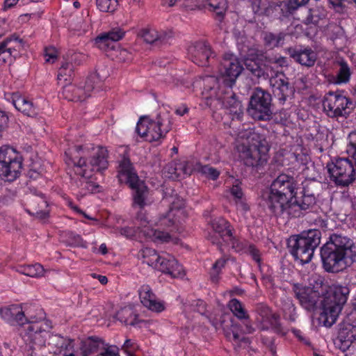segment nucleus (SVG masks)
I'll return each instance as SVG.
<instances>
[{"mask_svg":"<svg viewBox=\"0 0 356 356\" xmlns=\"http://www.w3.org/2000/svg\"><path fill=\"white\" fill-rule=\"evenodd\" d=\"M321 257L325 271L339 273L355 261L356 246L348 236L334 233L321 248Z\"/></svg>","mask_w":356,"mask_h":356,"instance_id":"f257e3e1","label":"nucleus"},{"mask_svg":"<svg viewBox=\"0 0 356 356\" xmlns=\"http://www.w3.org/2000/svg\"><path fill=\"white\" fill-rule=\"evenodd\" d=\"M235 135L238 140H245L238 145V150L245 165L258 167L266 163L269 145L263 134L250 129H241Z\"/></svg>","mask_w":356,"mask_h":356,"instance_id":"f03ea898","label":"nucleus"},{"mask_svg":"<svg viewBox=\"0 0 356 356\" xmlns=\"http://www.w3.org/2000/svg\"><path fill=\"white\" fill-rule=\"evenodd\" d=\"M298 182L287 174H280L271 183L270 191L266 198L268 208L277 216L284 215V211L289 202L296 194Z\"/></svg>","mask_w":356,"mask_h":356,"instance_id":"7ed1b4c3","label":"nucleus"},{"mask_svg":"<svg viewBox=\"0 0 356 356\" xmlns=\"http://www.w3.org/2000/svg\"><path fill=\"white\" fill-rule=\"evenodd\" d=\"M321 233L317 229H309L289 239L288 246L295 259L302 264L309 263L314 250L320 245Z\"/></svg>","mask_w":356,"mask_h":356,"instance_id":"20e7f679","label":"nucleus"},{"mask_svg":"<svg viewBox=\"0 0 356 356\" xmlns=\"http://www.w3.org/2000/svg\"><path fill=\"white\" fill-rule=\"evenodd\" d=\"M320 186V183L315 180L305 181L300 195L294 194L286 206L284 215L288 218H300L306 211L313 209L316 204V195Z\"/></svg>","mask_w":356,"mask_h":356,"instance_id":"39448f33","label":"nucleus"},{"mask_svg":"<svg viewBox=\"0 0 356 356\" xmlns=\"http://www.w3.org/2000/svg\"><path fill=\"white\" fill-rule=\"evenodd\" d=\"M170 129L171 122L165 113H160L155 120L147 116L141 117L136 127L137 134L149 142L163 138Z\"/></svg>","mask_w":356,"mask_h":356,"instance_id":"423d86ee","label":"nucleus"},{"mask_svg":"<svg viewBox=\"0 0 356 356\" xmlns=\"http://www.w3.org/2000/svg\"><path fill=\"white\" fill-rule=\"evenodd\" d=\"M323 111L331 118H346L353 110L352 100L339 91H329L322 100Z\"/></svg>","mask_w":356,"mask_h":356,"instance_id":"0eeeda50","label":"nucleus"},{"mask_svg":"<svg viewBox=\"0 0 356 356\" xmlns=\"http://www.w3.org/2000/svg\"><path fill=\"white\" fill-rule=\"evenodd\" d=\"M82 149V146H75L73 148H70L65 152V163L70 168H72L75 175L81 176L85 180V188L89 192L93 193L98 186L92 181H88L92 177V174L88 169L83 168V167L87 166V163L83 155H76Z\"/></svg>","mask_w":356,"mask_h":356,"instance_id":"6e6552de","label":"nucleus"},{"mask_svg":"<svg viewBox=\"0 0 356 356\" xmlns=\"http://www.w3.org/2000/svg\"><path fill=\"white\" fill-rule=\"evenodd\" d=\"M271 95L261 88H257L250 100L248 112L254 120H267L272 115Z\"/></svg>","mask_w":356,"mask_h":356,"instance_id":"1a4fd4ad","label":"nucleus"},{"mask_svg":"<svg viewBox=\"0 0 356 356\" xmlns=\"http://www.w3.org/2000/svg\"><path fill=\"white\" fill-rule=\"evenodd\" d=\"M169 211L161 215L157 222L160 227H163L170 231H179V225H181L187 218V213L184 209V201L180 197H175L170 201Z\"/></svg>","mask_w":356,"mask_h":356,"instance_id":"9d476101","label":"nucleus"},{"mask_svg":"<svg viewBox=\"0 0 356 356\" xmlns=\"http://www.w3.org/2000/svg\"><path fill=\"white\" fill-rule=\"evenodd\" d=\"M327 167L330 179L337 186H348L355 179L356 171L348 159H339L335 163L327 164Z\"/></svg>","mask_w":356,"mask_h":356,"instance_id":"9b49d317","label":"nucleus"},{"mask_svg":"<svg viewBox=\"0 0 356 356\" xmlns=\"http://www.w3.org/2000/svg\"><path fill=\"white\" fill-rule=\"evenodd\" d=\"M106 77L100 75L98 70H96L94 74L90 75L86 80L84 86H75V85H66L63 86L62 90L63 97L68 101L72 102H82L90 95L91 92L94 90L95 86L92 83L93 81L96 79L100 81L104 80Z\"/></svg>","mask_w":356,"mask_h":356,"instance_id":"f8f14e48","label":"nucleus"},{"mask_svg":"<svg viewBox=\"0 0 356 356\" xmlns=\"http://www.w3.org/2000/svg\"><path fill=\"white\" fill-rule=\"evenodd\" d=\"M243 70L241 62L234 55L225 54L218 70L222 83L225 86L232 88Z\"/></svg>","mask_w":356,"mask_h":356,"instance_id":"ddd939ff","label":"nucleus"},{"mask_svg":"<svg viewBox=\"0 0 356 356\" xmlns=\"http://www.w3.org/2000/svg\"><path fill=\"white\" fill-rule=\"evenodd\" d=\"M51 326L47 321H32L29 325L24 335L25 341L31 344V348L35 349L45 346L47 338L49 336V329Z\"/></svg>","mask_w":356,"mask_h":356,"instance_id":"4468645a","label":"nucleus"},{"mask_svg":"<svg viewBox=\"0 0 356 356\" xmlns=\"http://www.w3.org/2000/svg\"><path fill=\"white\" fill-rule=\"evenodd\" d=\"M217 329L221 328L226 338L236 343L243 342L249 343V339L243 336L245 332V329L242 330L241 325L236 323L229 315L223 314L220 316L219 323L214 324Z\"/></svg>","mask_w":356,"mask_h":356,"instance_id":"2eb2a0df","label":"nucleus"},{"mask_svg":"<svg viewBox=\"0 0 356 356\" xmlns=\"http://www.w3.org/2000/svg\"><path fill=\"white\" fill-rule=\"evenodd\" d=\"M138 36L147 44L160 47L167 44L174 37V33L170 29L159 31L152 27H146L138 31Z\"/></svg>","mask_w":356,"mask_h":356,"instance_id":"dca6fc26","label":"nucleus"},{"mask_svg":"<svg viewBox=\"0 0 356 356\" xmlns=\"http://www.w3.org/2000/svg\"><path fill=\"white\" fill-rule=\"evenodd\" d=\"M293 291L300 305L305 309L312 311L316 307L320 299L318 291L311 287L302 286L298 284H293Z\"/></svg>","mask_w":356,"mask_h":356,"instance_id":"f3484780","label":"nucleus"},{"mask_svg":"<svg viewBox=\"0 0 356 356\" xmlns=\"http://www.w3.org/2000/svg\"><path fill=\"white\" fill-rule=\"evenodd\" d=\"M269 81L275 96L281 104H284L293 93V88L290 86L288 78L283 73L276 74Z\"/></svg>","mask_w":356,"mask_h":356,"instance_id":"a211bd4d","label":"nucleus"},{"mask_svg":"<svg viewBox=\"0 0 356 356\" xmlns=\"http://www.w3.org/2000/svg\"><path fill=\"white\" fill-rule=\"evenodd\" d=\"M191 60L202 67L209 65V59L213 54L211 46L204 42H197L188 47Z\"/></svg>","mask_w":356,"mask_h":356,"instance_id":"6ab92c4d","label":"nucleus"},{"mask_svg":"<svg viewBox=\"0 0 356 356\" xmlns=\"http://www.w3.org/2000/svg\"><path fill=\"white\" fill-rule=\"evenodd\" d=\"M23 46L22 40L16 34H13L0 42V60L6 63L16 57Z\"/></svg>","mask_w":356,"mask_h":356,"instance_id":"aec40b11","label":"nucleus"},{"mask_svg":"<svg viewBox=\"0 0 356 356\" xmlns=\"http://www.w3.org/2000/svg\"><path fill=\"white\" fill-rule=\"evenodd\" d=\"M123 149L124 154L119 161L118 167V177L121 182L124 181L128 184L134 185L139 178L131 163L127 149L124 147Z\"/></svg>","mask_w":356,"mask_h":356,"instance_id":"412c9836","label":"nucleus"},{"mask_svg":"<svg viewBox=\"0 0 356 356\" xmlns=\"http://www.w3.org/2000/svg\"><path fill=\"white\" fill-rule=\"evenodd\" d=\"M350 289L346 285L332 284L330 287L327 296L323 299V302L332 305L342 309L347 302Z\"/></svg>","mask_w":356,"mask_h":356,"instance_id":"4be33fe9","label":"nucleus"},{"mask_svg":"<svg viewBox=\"0 0 356 356\" xmlns=\"http://www.w3.org/2000/svg\"><path fill=\"white\" fill-rule=\"evenodd\" d=\"M154 268L161 272L170 275L172 277H179L184 275V270L178 261L170 255H161Z\"/></svg>","mask_w":356,"mask_h":356,"instance_id":"5701e85b","label":"nucleus"},{"mask_svg":"<svg viewBox=\"0 0 356 356\" xmlns=\"http://www.w3.org/2000/svg\"><path fill=\"white\" fill-rule=\"evenodd\" d=\"M141 303L147 309L155 312H161L165 309V303L159 300L149 285H143L139 290Z\"/></svg>","mask_w":356,"mask_h":356,"instance_id":"b1692460","label":"nucleus"},{"mask_svg":"<svg viewBox=\"0 0 356 356\" xmlns=\"http://www.w3.org/2000/svg\"><path fill=\"white\" fill-rule=\"evenodd\" d=\"M211 227L216 234H218L220 237L229 236L232 241V248L236 251H241L245 245L243 243L239 242L238 240L232 238V234L230 229H229V223L224 218L214 219L211 222Z\"/></svg>","mask_w":356,"mask_h":356,"instance_id":"393cba45","label":"nucleus"},{"mask_svg":"<svg viewBox=\"0 0 356 356\" xmlns=\"http://www.w3.org/2000/svg\"><path fill=\"white\" fill-rule=\"evenodd\" d=\"M228 307L234 316L240 321H244L243 325L245 327V332L248 334L253 333L254 328L250 323V316L242 302L236 298H233L229 300Z\"/></svg>","mask_w":356,"mask_h":356,"instance_id":"a878e982","label":"nucleus"},{"mask_svg":"<svg viewBox=\"0 0 356 356\" xmlns=\"http://www.w3.org/2000/svg\"><path fill=\"white\" fill-rule=\"evenodd\" d=\"M288 52L296 62L309 67L314 66L317 59L316 54L310 48L300 49L289 48Z\"/></svg>","mask_w":356,"mask_h":356,"instance_id":"bb28decb","label":"nucleus"},{"mask_svg":"<svg viewBox=\"0 0 356 356\" xmlns=\"http://www.w3.org/2000/svg\"><path fill=\"white\" fill-rule=\"evenodd\" d=\"M124 35V32L120 28H115L107 33H104L95 38V44L97 47L102 50L113 49V42L120 40Z\"/></svg>","mask_w":356,"mask_h":356,"instance_id":"cd10ccee","label":"nucleus"},{"mask_svg":"<svg viewBox=\"0 0 356 356\" xmlns=\"http://www.w3.org/2000/svg\"><path fill=\"white\" fill-rule=\"evenodd\" d=\"M341 309L325 302H322V312L318 320L320 324L330 327L335 323Z\"/></svg>","mask_w":356,"mask_h":356,"instance_id":"c85d7f7f","label":"nucleus"},{"mask_svg":"<svg viewBox=\"0 0 356 356\" xmlns=\"http://www.w3.org/2000/svg\"><path fill=\"white\" fill-rule=\"evenodd\" d=\"M108 150L104 147H98L90 161V165L83 167L89 172L101 171L108 168Z\"/></svg>","mask_w":356,"mask_h":356,"instance_id":"c756f323","label":"nucleus"},{"mask_svg":"<svg viewBox=\"0 0 356 356\" xmlns=\"http://www.w3.org/2000/svg\"><path fill=\"white\" fill-rule=\"evenodd\" d=\"M47 201L42 197H34L29 200L26 211L36 218L44 220L49 216Z\"/></svg>","mask_w":356,"mask_h":356,"instance_id":"7c9ffc66","label":"nucleus"},{"mask_svg":"<svg viewBox=\"0 0 356 356\" xmlns=\"http://www.w3.org/2000/svg\"><path fill=\"white\" fill-rule=\"evenodd\" d=\"M252 7L259 15L272 16L279 11L278 3L271 0H252Z\"/></svg>","mask_w":356,"mask_h":356,"instance_id":"2f4dec72","label":"nucleus"},{"mask_svg":"<svg viewBox=\"0 0 356 356\" xmlns=\"http://www.w3.org/2000/svg\"><path fill=\"white\" fill-rule=\"evenodd\" d=\"M135 182L136 184L134 185L129 184V187L134 190L133 206L143 209L147 205L148 189L145 183L140 179Z\"/></svg>","mask_w":356,"mask_h":356,"instance_id":"473e14b6","label":"nucleus"},{"mask_svg":"<svg viewBox=\"0 0 356 356\" xmlns=\"http://www.w3.org/2000/svg\"><path fill=\"white\" fill-rule=\"evenodd\" d=\"M3 167V169H0V177L5 181H13L19 177L21 172L22 160L21 157H18Z\"/></svg>","mask_w":356,"mask_h":356,"instance_id":"72a5a7b5","label":"nucleus"},{"mask_svg":"<svg viewBox=\"0 0 356 356\" xmlns=\"http://www.w3.org/2000/svg\"><path fill=\"white\" fill-rule=\"evenodd\" d=\"M12 102L15 108L24 115L31 117H33L36 115L35 109L32 102L22 96L19 93L15 92L12 95Z\"/></svg>","mask_w":356,"mask_h":356,"instance_id":"f704fd0d","label":"nucleus"},{"mask_svg":"<svg viewBox=\"0 0 356 356\" xmlns=\"http://www.w3.org/2000/svg\"><path fill=\"white\" fill-rule=\"evenodd\" d=\"M104 341L97 337H90L83 340L81 344V351L82 356H90L97 353L104 346Z\"/></svg>","mask_w":356,"mask_h":356,"instance_id":"c9c22d12","label":"nucleus"},{"mask_svg":"<svg viewBox=\"0 0 356 356\" xmlns=\"http://www.w3.org/2000/svg\"><path fill=\"white\" fill-rule=\"evenodd\" d=\"M207 8L215 14V18L222 22L228 8L227 0H207Z\"/></svg>","mask_w":356,"mask_h":356,"instance_id":"e433bc0d","label":"nucleus"},{"mask_svg":"<svg viewBox=\"0 0 356 356\" xmlns=\"http://www.w3.org/2000/svg\"><path fill=\"white\" fill-rule=\"evenodd\" d=\"M256 312L262 318L263 321L269 322L270 324L275 327L280 326L279 316L273 313L271 309L266 305L263 303L257 304Z\"/></svg>","mask_w":356,"mask_h":356,"instance_id":"4c0bfd02","label":"nucleus"},{"mask_svg":"<svg viewBox=\"0 0 356 356\" xmlns=\"http://www.w3.org/2000/svg\"><path fill=\"white\" fill-rule=\"evenodd\" d=\"M116 317L125 325L135 326L139 322L138 315L130 307H124L119 310L116 314Z\"/></svg>","mask_w":356,"mask_h":356,"instance_id":"58836bf2","label":"nucleus"},{"mask_svg":"<svg viewBox=\"0 0 356 356\" xmlns=\"http://www.w3.org/2000/svg\"><path fill=\"white\" fill-rule=\"evenodd\" d=\"M169 172L177 177L182 175H190L193 172V167L188 161H182L176 163H170L168 166Z\"/></svg>","mask_w":356,"mask_h":356,"instance_id":"ea45409f","label":"nucleus"},{"mask_svg":"<svg viewBox=\"0 0 356 356\" xmlns=\"http://www.w3.org/2000/svg\"><path fill=\"white\" fill-rule=\"evenodd\" d=\"M17 272L31 277H40L44 276L45 270L40 264H35L19 266L17 269Z\"/></svg>","mask_w":356,"mask_h":356,"instance_id":"a19ab883","label":"nucleus"},{"mask_svg":"<svg viewBox=\"0 0 356 356\" xmlns=\"http://www.w3.org/2000/svg\"><path fill=\"white\" fill-rule=\"evenodd\" d=\"M325 17V10L323 8L314 7L308 10L307 15L304 20V23L307 25L316 24L320 19Z\"/></svg>","mask_w":356,"mask_h":356,"instance_id":"79ce46f5","label":"nucleus"},{"mask_svg":"<svg viewBox=\"0 0 356 356\" xmlns=\"http://www.w3.org/2000/svg\"><path fill=\"white\" fill-rule=\"evenodd\" d=\"M19 157L13 148L1 147L0 148V169H3V165Z\"/></svg>","mask_w":356,"mask_h":356,"instance_id":"37998d69","label":"nucleus"},{"mask_svg":"<svg viewBox=\"0 0 356 356\" xmlns=\"http://www.w3.org/2000/svg\"><path fill=\"white\" fill-rule=\"evenodd\" d=\"M226 105L229 108L230 113L236 116L237 119H239L243 114L241 102L236 98V95L234 93L226 100Z\"/></svg>","mask_w":356,"mask_h":356,"instance_id":"c03bdc74","label":"nucleus"},{"mask_svg":"<svg viewBox=\"0 0 356 356\" xmlns=\"http://www.w3.org/2000/svg\"><path fill=\"white\" fill-rule=\"evenodd\" d=\"M279 10L284 17H288L293 14L299 7L302 5L296 0H288L287 1H279Z\"/></svg>","mask_w":356,"mask_h":356,"instance_id":"a18cd8bd","label":"nucleus"},{"mask_svg":"<svg viewBox=\"0 0 356 356\" xmlns=\"http://www.w3.org/2000/svg\"><path fill=\"white\" fill-rule=\"evenodd\" d=\"M231 195L234 197L237 209L246 211L249 209L248 204L243 202V195L241 188L238 184L233 185L229 190Z\"/></svg>","mask_w":356,"mask_h":356,"instance_id":"49530a36","label":"nucleus"},{"mask_svg":"<svg viewBox=\"0 0 356 356\" xmlns=\"http://www.w3.org/2000/svg\"><path fill=\"white\" fill-rule=\"evenodd\" d=\"M285 36L286 34L284 33H280L278 34L268 33L264 36L265 44L270 48L282 46L284 44Z\"/></svg>","mask_w":356,"mask_h":356,"instance_id":"de8ad7c7","label":"nucleus"},{"mask_svg":"<svg viewBox=\"0 0 356 356\" xmlns=\"http://www.w3.org/2000/svg\"><path fill=\"white\" fill-rule=\"evenodd\" d=\"M227 259L222 257L216 261L209 271L210 280L213 283H217L220 280L222 269L225 267Z\"/></svg>","mask_w":356,"mask_h":356,"instance_id":"09e8293b","label":"nucleus"},{"mask_svg":"<svg viewBox=\"0 0 356 356\" xmlns=\"http://www.w3.org/2000/svg\"><path fill=\"white\" fill-rule=\"evenodd\" d=\"M141 255L144 259L143 262L149 266L155 267L161 255H159L156 251L149 248H145L141 250Z\"/></svg>","mask_w":356,"mask_h":356,"instance_id":"8fccbe9b","label":"nucleus"},{"mask_svg":"<svg viewBox=\"0 0 356 356\" xmlns=\"http://www.w3.org/2000/svg\"><path fill=\"white\" fill-rule=\"evenodd\" d=\"M74 68L73 63H67L65 61L58 70V81H61L63 80L64 81H70L74 75Z\"/></svg>","mask_w":356,"mask_h":356,"instance_id":"3c124183","label":"nucleus"},{"mask_svg":"<svg viewBox=\"0 0 356 356\" xmlns=\"http://www.w3.org/2000/svg\"><path fill=\"white\" fill-rule=\"evenodd\" d=\"M339 69L337 74V83H346L349 81L351 75L350 69L345 61H341L339 63Z\"/></svg>","mask_w":356,"mask_h":356,"instance_id":"603ef678","label":"nucleus"},{"mask_svg":"<svg viewBox=\"0 0 356 356\" xmlns=\"http://www.w3.org/2000/svg\"><path fill=\"white\" fill-rule=\"evenodd\" d=\"M64 242L70 246L73 247H83L85 246L84 241L81 236L72 232H66L63 236Z\"/></svg>","mask_w":356,"mask_h":356,"instance_id":"864d4df0","label":"nucleus"},{"mask_svg":"<svg viewBox=\"0 0 356 356\" xmlns=\"http://www.w3.org/2000/svg\"><path fill=\"white\" fill-rule=\"evenodd\" d=\"M70 339H65L60 335H50L49 336L48 345L51 348H55L54 350V353H57L62 348H63L67 343L69 344Z\"/></svg>","mask_w":356,"mask_h":356,"instance_id":"5fc2aeb1","label":"nucleus"},{"mask_svg":"<svg viewBox=\"0 0 356 356\" xmlns=\"http://www.w3.org/2000/svg\"><path fill=\"white\" fill-rule=\"evenodd\" d=\"M146 234L154 242L164 243L171 240V236L168 232L159 229H150Z\"/></svg>","mask_w":356,"mask_h":356,"instance_id":"6e6d98bb","label":"nucleus"},{"mask_svg":"<svg viewBox=\"0 0 356 356\" xmlns=\"http://www.w3.org/2000/svg\"><path fill=\"white\" fill-rule=\"evenodd\" d=\"M97 8L102 12H114L118 7L117 0H96Z\"/></svg>","mask_w":356,"mask_h":356,"instance_id":"4d7b16f0","label":"nucleus"},{"mask_svg":"<svg viewBox=\"0 0 356 356\" xmlns=\"http://www.w3.org/2000/svg\"><path fill=\"white\" fill-rule=\"evenodd\" d=\"M19 311V305H13L8 307L0 309V316L2 318L7 321H13L15 318V315Z\"/></svg>","mask_w":356,"mask_h":356,"instance_id":"13d9d810","label":"nucleus"},{"mask_svg":"<svg viewBox=\"0 0 356 356\" xmlns=\"http://www.w3.org/2000/svg\"><path fill=\"white\" fill-rule=\"evenodd\" d=\"M245 67L254 76L259 78L264 75V70L254 60H247Z\"/></svg>","mask_w":356,"mask_h":356,"instance_id":"bf43d9fd","label":"nucleus"},{"mask_svg":"<svg viewBox=\"0 0 356 356\" xmlns=\"http://www.w3.org/2000/svg\"><path fill=\"white\" fill-rule=\"evenodd\" d=\"M200 172L207 177L213 180L216 179L220 175V172L216 168L209 165L202 166L200 169Z\"/></svg>","mask_w":356,"mask_h":356,"instance_id":"052dcab7","label":"nucleus"},{"mask_svg":"<svg viewBox=\"0 0 356 356\" xmlns=\"http://www.w3.org/2000/svg\"><path fill=\"white\" fill-rule=\"evenodd\" d=\"M353 0H329L332 8L338 13H343L345 8Z\"/></svg>","mask_w":356,"mask_h":356,"instance_id":"680f3d73","label":"nucleus"},{"mask_svg":"<svg viewBox=\"0 0 356 356\" xmlns=\"http://www.w3.org/2000/svg\"><path fill=\"white\" fill-rule=\"evenodd\" d=\"M220 80L221 79H218L217 77L214 76H205L203 79L204 90L209 91L214 89L216 86H217Z\"/></svg>","mask_w":356,"mask_h":356,"instance_id":"e2e57ef3","label":"nucleus"},{"mask_svg":"<svg viewBox=\"0 0 356 356\" xmlns=\"http://www.w3.org/2000/svg\"><path fill=\"white\" fill-rule=\"evenodd\" d=\"M247 252L252 257V258L258 264L261 265V252L253 244H249L247 246Z\"/></svg>","mask_w":356,"mask_h":356,"instance_id":"0e129e2a","label":"nucleus"},{"mask_svg":"<svg viewBox=\"0 0 356 356\" xmlns=\"http://www.w3.org/2000/svg\"><path fill=\"white\" fill-rule=\"evenodd\" d=\"M57 353L61 356H76L74 348V341L70 340L69 344L67 343Z\"/></svg>","mask_w":356,"mask_h":356,"instance_id":"69168bd1","label":"nucleus"},{"mask_svg":"<svg viewBox=\"0 0 356 356\" xmlns=\"http://www.w3.org/2000/svg\"><path fill=\"white\" fill-rule=\"evenodd\" d=\"M118 348L115 346L103 347L102 351L97 356H120Z\"/></svg>","mask_w":356,"mask_h":356,"instance_id":"338daca9","label":"nucleus"},{"mask_svg":"<svg viewBox=\"0 0 356 356\" xmlns=\"http://www.w3.org/2000/svg\"><path fill=\"white\" fill-rule=\"evenodd\" d=\"M83 60V56L80 53L73 52L67 55L66 62L73 63L74 67L79 65Z\"/></svg>","mask_w":356,"mask_h":356,"instance_id":"774afa93","label":"nucleus"}]
</instances>
